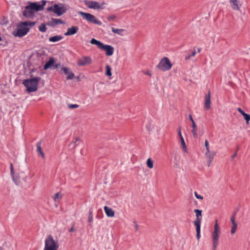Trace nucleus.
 <instances>
[{"label":"nucleus","instance_id":"obj_1","mask_svg":"<svg viewBox=\"0 0 250 250\" xmlns=\"http://www.w3.org/2000/svg\"><path fill=\"white\" fill-rule=\"evenodd\" d=\"M35 24V22H21L19 23L17 30L13 32V35L15 37H22L25 36L29 31V28L26 26H29L32 27Z\"/></svg>","mask_w":250,"mask_h":250},{"label":"nucleus","instance_id":"obj_2","mask_svg":"<svg viewBox=\"0 0 250 250\" xmlns=\"http://www.w3.org/2000/svg\"><path fill=\"white\" fill-rule=\"evenodd\" d=\"M40 80L41 78L36 77L30 79L24 80L22 83L26 88L28 92H35L38 89V85Z\"/></svg>","mask_w":250,"mask_h":250},{"label":"nucleus","instance_id":"obj_3","mask_svg":"<svg viewBox=\"0 0 250 250\" xmlns=\"http://www.w3.org/2000/svg\"><path fill=\"white\" fill-rule=\"evenodd\" d=\"M216 220L213 228V231L212 234V250H216L219 244V234H220V228Z\"/></svg>","mask_w":250,"mask_h":250},{"label":"nucleus","instance_id":"obj_4","mask_svg":"<svg viewBox=\"0 0 250 250\" xmlns=\"http://www.w3.org/2000/svg\"><path fill=\"white\" fill-rule=\"evenodd\" d=\"M67 10V8L62 3L55 4L47 8L48 11L52 12L59 17L64 14Z\"/></svg>","mask_w":250,"mask_h":250},{"label":"nucleus","instance_id":"obj_5","mask_svg":"<svg viewBox=\"0 0 250 250\" xmlns=\"http://www.w3.org/2000/svg\"><path fill=\"white\" fill-rule=\"evenodd\" d=\"M58 245L53 239L52 236L49 235L45 241L44 250H57Z\"/></svg>","mask_w":250,"mask_h":250},{"label":"nucleus","instance_id":"obj_6","mask_svg":"<svg viewBox=\"0 0 250 250\" xmlns=\"http://www.w3.org/2000/svg\"><path fill=\"white\" fill-rule=\"evenodd\" d=\"M171 67L172 64L167 57L162 59L157 66L158 69L163 71L169 70Z\"/></svg>","mask_w":250,"mask_h":250},{"label":"nucleus","instance_id":"obj_7","mask_svg":"<svg viewBox=\"0 0 250 250\" xmlns=\"http://www.w3.org/2000/svg\"><path fill=\"white\" fill-rule=\"evenodd\" d=\"M79 14L89 22L93 23L98 25H101L102 24L100 21L97 20L94 15L90 13L80 11L79 12Z\"/></svg>","mask_w":250,"mask_h":250},{"label":"nucleus","instance_id":"obj_8","mask_svg":"<svg viewBox=\"0 0 250 250\" xmlns=\"http://www.w3.org/2000/svg\"><path fill=\"white\" fill-rule=\"evenodd\" d=\"M92 62V59L90 57L83 56L78 60L77 64L79 66H84L91 64Z\"/></svg>","mask_w":250,"mask_h":250},{"label":"nucleus","instance_id":"obj_9","mask_svg":"<svg viewBox=\"0 0 250 250\" xmlns=\"http://www.w3.org/2000/svg\"><path fill=\"white\" fill-rule=\"evenodd\" d=\"M85 5L89 8L98 10L102 8V6L100 3L95 1H84Z\"/></svg>","mask_w":250,"mask_h":250},{"label":"nucleus","instance_id":"obj_10","mask_svg":"<svg viewBox=\"0 0 250 250\" xmlns=\"http://www.w3.org/2000/svg\"><path fill=\"white\" fill-rule=\"evenodd\" d=\"M55 60L53 58H50L49 61L45 64L43 66L44 70H46L48 68L52 67L53 69L57 68L61 65L60 63L54 64Z\"/></svg>","mask_w":250,"mask_h":250},{"label":"nucleus","instance_id":"obj_11","mask_svg":"<svg viewBox=\"0 0 250 250\" xmlns=\"http://www.w3.org/2000/svg\"><path fill=\"white\" fill-rule=\"evenodd\" d=\"M196 214V219L193 222L194 225H201L202 221V210L195 209L194 210Z\"/></svg>","mask_w":250,"mask_h":250},{"label":"nucleus","instance_id":"obj_12","mask_svg":"<svg viewBox=\"0 0 250 250\" xmlns=\"http://www.w3.org/2000/svg\"><path fill=\"white\" fill-rule=\"evenodd\" d=\"M101 49L105 51V54L106 56H110L113 55L114 53V48L113 46L108 44H103Z\"/></svg>","mask_w":250,"mask_h":250},{"label":"nucleus","instance_id":"obj_13","mask_svg":"<svg viewBox=\"0 0 250 250\" xmlns=\"http://www.w3.org/2000/svg\"><path fill=\"white\" fill-rule=\"evenodd\" d=\"M69 69L67 67H62L61 68L60 70H59V72L61 73H63L65 75H67L66 77L67 80H72L74 77V74L71 72L69 71Z\"/></svg>","mask_w":250,"mask_h":250},{"label":"nucleus","instance_id":"obj_14","mask_svg":"<svg viewBox=\"0 0 250 250\" xmlns=\"http://www.w3.org/2000/svg\"><path fill=\"white\" fill-rule=\"evenodd\" d=\"M210 92L208 91V93L206 94L205 97L204 108L208 110L210 108Z\"/></svg>","mask_w":250,"mask_h":250},{"label":"nucleus","instance_id":"obj_15","mask_svg":"<svg viewBox=\"0 0 250 250\" xmlns=\"http://www.w3.org/2000/svg\"><path fill=\"white\" fill-rule=\"evenodd\" d=\"M35 12L32 10L28 5L25 7L23 12V15L26 18H31L34 16Z\"/></svg>","mask_w":250,"mask_h":250},{"label":"nucleus","instance_id":"obj_16","mask_svg":"<svg viewBox=\"0 0 250 250\" xmlns=\"http://www.w3.org/2000/svg\"><path fill=\"white\" fill-rule=\"evenodd\" d=\"M28 6L34 12L35 11L43 10V6L39 4L38 2H31Z\"/></svg>","mask_w":250,"mask_h":250},{"label":"nucleus","instance_id":"obj_17","mask_svg":"<svg viewBox=\"0 0 250 250\" xmlns=\"http://www.w3.org/2000/svg\"><path fill=\"white\" fill-rule=\"evenodd\" d=\"M229 3L233 10L238 11L240 9L241 4L238 0H229Z\"/></svg>","mask_w":250,"mask_h":250},{"label":"nucleus","instance_id":"obj_18","mask_svg":"<svg viewBox=\"0 0 250 250\" xmlns=\"http://www.w3.org/2000/svg\"><path fill=\"white\" fill-rule=\"evenodd\" d=\"M79 30V27L76 26H71L67 29V31L64 33L65 36H71L75 34Z\"/></svg>","mask_w":250,"mask_h":250},{"label":"nucleus","instance_id":"obj_19","mask_svg":"<svg viewBox=\"0 0 250 250\" xmlns=\"http://www.w3.org/2000/svg\"><path fill=\"white\" fill-rule=\"evenodd\" d=\"M64 22L61 19L51 18V21L48 23L49 25L54 27L58 24H64Z\"/></svg>","mask_w":250,"mask_h":250},{"label":"nucleus","instance_id":"obj_20","mask_svg":"<svg viewBox=\"0 0 250 250\" xmlns=\"http://www.w3.org/2000/svg\"><path fill=\"white\" fill-rule=\"evenodd\" d=\"M41 144L42 141H40L39 142L37 143L36 146H37V152L38 155H41L43 159L45 158V155L42 151V149L41 147Z\"/></svg>","mask_w":250,"mask_h":250},{"label":"nucleus","instance_id":"obj_21","mask_svg":"<svg viewBox=\"0 0 250 250\" xmlns=\"http://www.w3.org/2000/svg\"><path fill=\"white\" fill-rule=\"evenodd\" d=\"M10 172L12 176L13 180L16 185H19L20 183V181L19 179H17L15 178V177L14 174V167L12 163L10 164Z\"/></svg>","mask_w":250,"mask_h":250},{"label":"nucleus","instance_id":"obj_22","mask_svg":"<svg viewBox=\"0 0 250 250\" xmlns=\"http://www.w3.org/2000/svg\"><path fill=\"white\" fill-rule=\"evenodd\" d=\"M104 210L108 217H112L114 216V212L112 208H109L107 206H105L104 207Z\"/></svg>","mask_w":250,"mask_h":250},{"label":"nucleus","instance_id":"obj_23","mask_svg":"<svg viewBox=\"0 0 250 250\" xmlns=\"http://www.w3.org/2000/svg\"><path fill=\"white\" fill-rule=\"evenodd\" d=\"M192 130H191V132L193 136V137L194 138H196L197 137V126L195 124V122L192 123Z\"/></svg>","mask_w":250,"mask_h":250},{"label":"nucleus","instance_id":"obj_24","mask_svg":"<svg viewBox=\"0 0 250 250\" xmlns=\"http://www.w3.org/2000/svg\"><path fill=\"white\" fill-rule=\"evenodd\" d=\"M62 38L63 37L62 36L56 35L49 38V41L50 42H56L61 40Z\"/></svg>","mask_w":250,"mask_h":250},{"label":"nucleus","instance_id":"obj_25","mask_svg":"<svg viewBox=\"0 0 250 250\" xmlns=\"http://www.w3.org/2000/svg\"><path fill=\"white\" fill-rule=\"evenodd\" d=\"M90 43L96 45L99 49H101L103 43L93 38L90 41Z\"/></svg>","mask_w":250,"mask_h":250},{"label":"nucleus","instance_id":"obj_26","mask_svg":"<svg viewBox=\"0 0 250 250\" xmlns=\"http://www.w3.org/2000/svg\"><path fill=\"white\" fill-rule=\"evenodd\" d=\"M215 154L216 153L215 152H210L209 150L206 151L205 155L208 160H213Z\"/></svg>","mask_w":250,"mask_h":250},{"label":"nucleus","instance_id":"obj_27","mask_svg":"<svg viewBox=\"0 0 250 250\" xmlns=\"http://www.w3.org/2000/svg\"><path fill=\"white\" fill-rule=\"evenodd\" d=\"M111 30L113 33L117 34L120 35H122V33L124 31V30L123 29H116L114 27H112Z\"/></svg>","mask_w":250,"mask_h":250},{"label":"nucleus","instance_id":"obj_28","mask_svg":"<svg viewBox=\"0 0 250 250\" xmlns=\"http://www.w3.org/2000/svg\"><path fill=\"white\" fill-rule=\"evenodd\" d=\"M194 226L196 227L197 239L199 240L201 237V235H200L201 225H194Z\"/></svg>","mask_w":250,"mask_h":250},{"label":"nucleus","instance_id":"obj_29","mask_svg":"<svg viewBox=\"0 0 250 250\" xmlns=\"http://www.w3.org/2000/svg\"><path fill=\"white\" fill-rule=\"evenodd\" d=\"M146 165L149 168L153 167V162L151 158H148L146 161Z\"/></svg>","mask_w":250,"mask_h":250},{"label":"nucleus","instance_id":"obj_30","mask_svg":"<svg viewBox=\"0 0 250 250\" xmlns=\"http://www.w3.org/2000/svg\"><path fill=\"white\" fill-rule=\"evenodd\" d=\"M105 70H106L105 75L108 76H111L112 74H111V68L110 66L108 65H106L105 66Z\"/></svg>","mask_w":250,"mask_h":250},{"label":"nucleus","instance_id":"obj_31","mask_svg":"<svg viewBox=\"0 0 250 250\" xmlns=\"http://www.w3.org/2000/svg\"><path fill=\"white\" fill-rule=\"evenodd\" d=\"M62 198V194L60 192H57L53 196V199L55 202H57Z\"/></svg>","mask_w":250,"mask_h":250},{"label":"nucleus","instance_id":"obj_32","mask_svg":"<svg viewBox=\"0 0 250 250\" xmlns=\"http://www.w3.org/2000/svg\"><path fill=\"white\" fill-rule=\"evenodd\" d=\"M39 30L42 32H45L46 31L47 28L45 23H42L39 27Z\"/></svg>","mask_w":250,"mask_h":250},{"label":"nucleus","instance_id":"obj_33","mask_svg":"<svg viewBox=\"0 0 250 250\" xmlns=\"http://www.w3.org/2000/svg\"><path fill=\"white\" fill-rule=\"evenodd\" d=\"M237 213V211H234L233 212L232 215H231L230 217V221L232 223V224H236L235 222V216Z\"/></svg>","mask_w":250,"mask_h":250},{"label":"nucleus","instance_id":"obj_34","mask_svg":"<svg viewBox=\"0 0 250 250\" xmlns=\"http://www.w3.org/2000/svg\"><path fill=\"white\" fill-rule=\"evenodd\" d=\"M180 141H181V145H182L183 150L185 152H187V146H186V145L185 142L184 138H181Z\"/></svg>","mask_w":250,"mask_h":250},{"label":"nucleus","instance_id":"obj_35","mask_svg":"<svg viewBox=\"0 0 250 250\" xmlns=\"http://www.w3.org/2000/svg\"><path fill=\"white\" fill-rule=\"evenodd\" d=\"M242 115L243 116L244 119H245L247 124H249V121H250V115L247 114L245 112V113L243 114Z\"/></svg>","mask_w":250,"mask_h":250},{"label":"nucleus","instance_id":"obj_36","mask_svg":"<svg viewBox=\"0 0 250 250\" xmlns=\"http://www.w3.org/2000/svg\"><path fill=\"white\" fill-rule=\"evenodd\" d=\"M237 228V224H232L231 228V233L233 234L235 233L236 229Z\"/></svg>","mask_w":250,"mask_h":250},{"label":"nucleus","instance_id":"obj_37","mask_svg":"<svg viewBox=\"0 0 250 250\" xmlns=\"http://www.w3.org/2000/svg\"><path fill=\"white\" fill-rule=\"evenodd\" d=\"M116 17L114 15H110L107 17V19L108 21H112L116 19Z\"/></svg>","mask_w":250,"mask_h":250},{"label":"nucleus","instance_id":"obj_38","mask_svg":"<svg viewBox=\"0 0 250 250\" xmlns=\"http://www.w3.org/2000/svg\"><path fill=\"white\" fill-rule=\"evenodd\" d=\"M92 219H93L92 212L91 211H89V216L88 217V221L89 222H91L92 221Z\"/></svg>","mask_w":250,"mask_h":250},{"label":"nucleus","instance_id":"obj_39","mask_svg":"<svg viewBox=\"0 0 250 250\" xmlns=\"http://www.w3.org/2000/svg\"><path fill=\"white\" fill-rule=\"evenodd\" d=\"M205 146L207 151H209V144H208V142L207 140H205Z\"/></svg>","mask_w":250,"mask_h":250},{"label":"nucleus","instance_id":"obj_40","mask_svg":"<svg viewBox=\"0 0 250 250\" xmlns=\"http://www.w3.org/2000/svg\"><path fill=\"white\" fill-rule=\"evenodd\" d=\"M194 194H195V196L196 197V198L199 199H203V197L202 196H201V195L198 194L196 192H194Z\"/></svg>","mask_w":250,"mask_h":250},{"label":"nucleus","instance_id":"obj_41","mask_svg":"<svg viewBox=\"0 0 250 250\" xmlns=\"http://www.w3.org/2000/svg\"><path fill=\"white\" fill-rule=\"evenodd\" d=\"M76 146L77 145H75L73 142L69 145V147L70 149H74Z\"/></svg>","mask_w":250,"mask_h":250},{"label":"nucleus","instance_id":"obj_42","mask_svg":"<svg viewBox=\"0 0 250 250\" xmlns=\"http://www.w3.org/2000/svg\"><path fill=\"white\" fill-rule=\"evenodd\" d=\"M178 135L180 137V140L181 139V138H183V136L182 135V133H181V127H179V128H178Z\"/></svg>","mask_w":250,"mask_h":250},{"label":"nucleus","instance_id":"obj_43","mask_svg":"<svg viewBox=\"0 0 250 250\" xmlns=\"http://www.w3.org/2000/svg\"><path fill=\"white\" fill-rule=\"evenodd\" d=\"M78 104H69V107L70 108H77L78 107Z\"/></svg>","mask_w":250,"mask_h":250},{"label":"nucleus","instance_id":"obj_44","mask_svg":"<svg viewBox=\"0 0 250 250\" xmlns=\"http://www.w3.org/2000/svg\"><path fill=\"white\" fill-rule=\"evenodd\" d=\"M80 141V140L79 139V138H76L75 139V141H74L73 142V143L75 145H77H77H78V144H77V142H79Z\"/></svg>","mask_w":250,"mask_h":250},{"label":"nucleus","instance_id":"obj_45","mask_svg":"<svg viewBox=\"0 0 250 250\" xmlns=\"http://www.w3.org/2000/svg\"><path fill=\"white\" fill-rule=\"evenodd\" d=\"M237 110L242 114L243 115V114L245 113V112L240 107L238 108H237Z\"/></svg>","mask_w":250,"mask_h":250},{"label":"nucleus","instance_id":"obj_46","mask_svg":"<svg viewBox=\"0 0 250 250\" xmlns=\"http://www.w3.org/2000/svg\"><path fill=\"white\" fill-rule=\"evenodd\" d=\"M189 120L191 121V123H194V121L192 117V115H189Z\"/></svg>","mask_w":250,"mask_h":250},{"label":"nucleus","instance_id":"obj_47","mask_svg":"<svg viewBox=\"0 0 250 250\" xmlns=\"http://www.w3.org/2000/svg\"><path fill=\"white\" fill-rule=\"evenodd\" d=\"M134 226H135V228L136 230V231L138 230L139 226L137 225V224L136 223V222H134Z\"/></svg>","mask_w":250,"mask_h":250},{"label":"nucleus","instance_id":"obj_48","mask_svg":"<svg viewBox=\"0 0 250 250\" xmlns=\"http://www.w3.org/2000/svg\"><path fill=\"white\" fill-rule=\"evenodd\" d=\"M74 224H73V226L69 229V232H72V231H74Z\"/></svg>","mask_w":250,"mask_h":250},{"label":"nucleus","instance_id":"obj_49","mask_svg":"<svg viewBox=\"0 0 250 250\" xmlns=\"http://www.w3.org/2000/svg\"><path fill=\"white\" fill-rule=\"evenodd\" d=\"M237 155V152H235L232 156L231 158L234 159Z\"/></svg>","mask_w":250,"mask_h":250},{"label":"nucleus","instance_id":"obj_50","mask_svg":"<svg viewBox=\"0 0 250 250\" xmlns=\"http://www.w3.org/2000/svg\"><path fill=\"white\" fill-rule=\"evenodd\" d=\"M196 54V51L195 50H194L191 53V55H190V56H191V57H194Z\"/></svg>","mask_w":250,"mask_h":250},{"label":"nucleus","instance_id":"obj_51","mask_svg":"<svg viewBox=\"0 0 250 250\" xmlns=\"http://www.w3.org/2000/svg\"><path fill=\"white\" fill-rule=\"evenodd\" d=\"M213 160H208V166L209 167L211 163V162Z\"/></svg>","mask_w":250,"mask_h":250},{"label":"nucleus","instance_id":"obj_52","mask_svg":"<svg viewBox=\"0 0 250 250\" xmlns=\"http://www.w3.org/2000/svg\"><path fill=\"white\" fill-rule=\"evenodd\" d=\"M190 57H191V56L188 55V56H186V57H185V59H186V60H188V59H190Z\"/></svg>","mask_w":250,"mask_h":250},{"label":"nucleus","instance_id":"obj_53","mask_svg":"<svg viewBox=\"0 0 250 250\" xmlns=\"http://www.w3.org/2000/svg\"><path fill=\"white\" fill-rule=\"evenodd\" d=\"M42 4L41 5H42V6H43H43H44V5L45 4V3H46V1H45V0H42Z\"/></svg>","mask_w":250,"mask_h":250},{"label":"nucleus","instance_id":"obj_54","mask_svg":"<svg viewBox=\"0 0 250 250\" xmlns=\"http://www.w3.org/2000/svg\"><path fill=\"white\" fill-rule=\"evenodd\" d=\"M14 176H15L16 179H19L20 180V178H19V176L18 175H15Z\"/></svg>","mask_w":250,"mask_h":250},{"label":"nucleus","instance_id":"obj_55","mask_svg":"<svg viewBox=\"0 0 250 250\" xmlns=\"http://www.w3.org/2000/svg\"><path fill=\"white\" fill-rule=\"evenodd\" d=\"M201 51V48H198V53H200Z\"/></svg>","mask_w":250,"mask_h":250},{"label":"nucleus","instance_id":"obj_56","mask_svg":"<svg viewBox=\"0 0 250 250\" xmlns=\"http://www.w3.org/2000/svg\"><path fill=\"white\" fill-rule=\"evenodd\" d=\"M146 74H147V75H148L149 76H151L150 73H149V72L146 73Z\"/></svg>","mask_w":250,"mask_h":250},{"label":"nucleus","instance_id":"obj_57","mask_svg":"<svg viewBox=\"0 0 250 250\" xmlns=\"http://www.w3.org/2000/svg\"><path fill=\"white\" fill-rule=\"evenodd\" d=\"M238 149H239V148H238V147H237V148H236V152H237V151L238 150Z\"/></svg>","mask_w":250,"mask_h":250}]
</instances>
